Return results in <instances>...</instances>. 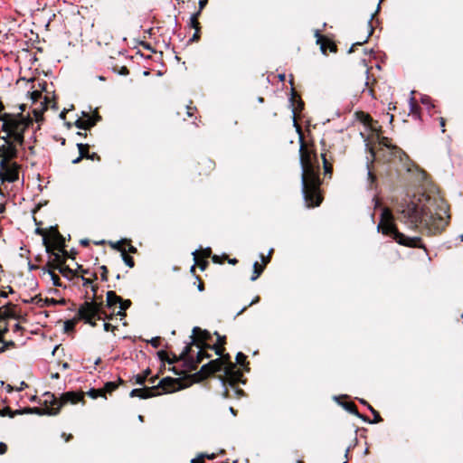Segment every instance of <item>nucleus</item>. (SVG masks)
Returning <instances> with one entry per match:
<instances>
[{"instance_id":"obj_1","label":"nucleus","mask_w":463,"mask_h":463,"mask_svg":"<svg viewBox=\"0 0 463 463\" xmlns=\"http://www.w3.org/2000/svg\"><path fill=\"white\" fill-rule=\"evenodd\" d=\"M402 222L409 228L414 229L419 225H424L430 232H439L448 224L449 216L444 207H440L434 214H429L425 203L419 199L411 201L402 206L400 211Z\"/></svg>"},{"instance_id":"obj_2","label":"nucleus","mask_w":463,"mask_h":463,"mask_svg":"<svg viewBox=\"0 0 463 463\" xmlns=\"http://www.w3.org/2000/svg\"><path fill=\"white\" fill-rule=\"evenodd\" d=\"M377 230L382 231L383 234H392L399 244L409 247H420V238L407 237L399 232L393 223V216L388 208H383L381 213V220L377 225Z\"/></svg>"},{"instance_id":"obj_3","label":"nucleus","mask_w":463,"mask_h":463,"mask_svg":"<svg viewBox=\"0 0 463 463\" xmlns=\"http://www.w3.org/2000/svg\"><path fill=\"white\" fill-rule=\"evenodd\" d=\"M301 184L303 198L307 207L318 206L321 203L318 194L319 180L313 167L307 169V166H304Z\"/></svg>"},{"instance_id":"obj_4","label":"nucleus","mask_w":463,"mask_h":463,"mask_svg":"<svg viewBox=\"0 0 463 463\" xmlns=\"http://www.w3.org/2000/svg\"><path fill=\"white\" fill-rule=\"evenodd\" d=\"M101 305L95 301H85L78 310V317L84 321L90 319H101Z\"/></svg>"},{"instance_id":"obj_5","label":"nucleus","mask_w":463,"mask_h":463,"mask_svg":"<svg viewBox=\"0 0 463 463\" xmlns=\"http://www.w3.org/2000/svg\"><path fill=\"white\" fill-rule=\"evenodd\" d=\"M45 395L50 398V400H46L45 402H50L52 404V408H59V411L64 404H75L82 399L81 394L73 392H68L62 394L59 400H57L53 395H51L49 393H46Z\"/></svg>"},{"instance_id":"obj_6","label":"nucleus","mask_w":463,"mask_h":463,"mask_svg":"<svg viewBox=\"0 0 463 463\" xmlns=\"http://www.w3.org/2000/svg\"><path fill=\"white\" fill-rule=\"evenodd\" d=\"M10 139L14 140V137L7 134L0 137V162H9L16 155V147Z\"/></svg>"},{"instance_id":"obj_7","label":"nucleus","mask_w":463,"mask_h":463,"mask_svg":"<svg viewBox=\"0 0 463 463\" xmlns=\"http://www.w3.org/2000/svg\"><path fill=\"white\" fill-rule=\"evenodd\" d=\"M0 176L2 181L13 183L18 179V165L15 163L0 162Z\"/></svg>"},{"instance_id":"obj_8","label":"nucleus","mask_w":463,"mask_h":463,"mask_svg":"<svg viewBox=\"0 0 463 463\" xmlns=\"http://www.w3.org/2000/svg\"><path fill=\"white\" fill-rule=\"evenodd\" d=\"M211 337V334L207 330H203L198 326L193 328V335H191L192 344L196 345L199 348H208V345L204 344L206 340Z\"/></svg>"},{"instance_id":"obj_9","label":"nucleus","mask_w":463,"mask_h":463,"mask_svg":"<svg viewBox=\"0 0 463 463\" xmlns=\"http://www.w3.org/2000/svg\"><path fill=\"white\" fill-rule=\"evenodd\" d=\"M156 388H161L164 392H173L180 390L181 383L178 379L171 377L163 378L157 384Z\"/></svg>"},{"instance_id":"obj_10","label":"nucleus","mask_w":463,"mask_h":463,"mask_svg":"<svg viewBox=\"0 0 463 463\" xmlns=\"http://www.w3.org/2000/svg\"><path fill=\"white\" fill-rule=\"evenodd\" d=\"M222 365H223V362L220 358H217L215 360L210 361L206 364H203L201 367V370L199 373L202 374L203 377H206L213 373L221 371Z\"/></svg>"},{"instance_id":"obj_11","label":"nucleus","mask_w":463,"mask_h":463,"mask_svg":"<svg viewBox=\"0 0 463 463\" xmlns=\"http://www.w3.org/2000/svg\"><path fill=\"white\" fill-rule=\"evenodd\" d=\"M31 99L33 100V102H36L37 100H40V104H39V107H36L33 109V114L36 118V120H39V118L40 116L43 114V112L47 109V106H46V98L43 99V100H41L42 99V93L35 90V91H33L31 93Z\"/></svg>"},{"instance_id":"obj_12","label":"nucleus","mask_w":463,"mask_h":463,"mask_svg":"<svg viewBox=\"0 0 463 463\" xmlns=\"http://www.w3.org/2000/svg\"><path fill=\"white\" fill-rule=\"evenodd\" d=\"M83 116H84V118H79L76 120L75 125L78 128L85 129V130L89 129L90 128L94 126L96 121L99 118L98 115L91 117L85 112H83Z\"/></svg>"},{"instance_id":"obj_13","label":"nucleus","mask_w":463,"mask_h":463,"mask_svg":"<svg viewBox=\"0 0 463 463\" xmlns=\"http://www.w3.org/2000/svg\"><path fill=\"white\" fill-rule=\"evenodd\" d=\"M299 152H300L299 162L301 165L302 171L304 170V166H307V169L312 168L313 165H312V162H311V155L307 149H305L303 143H301V145H300Z\"/></svg>"},{"instance_id":"obj_14","label":"nucleus","mask_w":463,"mask_h":463,"mask_svg":"<svg viewBox=\"0 0 463 463\" xmlns=\"http://www.w3.org/2000/svg\"><path fill=\"white\" fill-rule=\"evenodd\" d=\"M24 414H37V415H56L59 413V408H47V409H40L37 407L33 408H24Z\"/></svg>"},{"instance_id":"obj_15","label":"nucleus","mask_w":463,"mask_h":463,"mask_svg":"<svg viewBox=\"0 0 463 463\" xmlns=\"http://www.w3.org/2000/svg\"><path fill=\"white\" fill-rule=\"evenodd\" d=\"M214 335L217 336L218 345H213V346H210L209 348H212L213 350H214V352L217 355L222 356V349H221L219 345H223L225 344V336L219 335L218 332H214Z\"/></svg>"},{"instance_id":"obj_16","label":"nucleus","mask_w":463,"mask_h":463,"mask_svg":"<svg viewBox=\"0 0 463 463\" xmlns=\"http://www.w3.org/2000/svg\"><path fill=\"white\" fill-rule=\"evenodd\" d=\"M342 406H343V407H344V408H345L348 412H350V413H352V414H354V415H355V416H357V417L361 418L364 421H366V418H365V417H364L363 415H361V414L358 412V411H357V409H356V407H355V405H354V403H352V402H345V403H342Z\"/></svg>"},{"instance_id":"obj_17","label":"nucleus","mask_w":463,"mask_h":463,"mask_svg":"<svg viewBox=\"0 0 463 463\" xmlns=\"http://www.w3.org/2000/svg\"><path fill=\"white\" fill-rule=\"evenodd\" d=\"M157 389L156 386H153L151 388H144L141 389V392L139 393V398L147 399L153 397L157 394H161V392L155 393V390Z\"/></svg>"},{"instance_id":"obj_18","label":"nucleus","mask_w":463,"mask_h":463,"mask_svg":"<svg viewBox=\"0 0 463 463\" xmlns=\"http://www.w3.org/2000/svg\"><path fill=\"white\" fill-rule=\"evenodd\" d=\"M120 301V298L114 291L107 292V305L109 307H113L116 304H118Z\"/></svg>"},{"instance_id":"obj_19","label":"nucleus","mask_w":463,"mask_h":463,"mask_svg":"<svg viewBox=\"0 0 463 463\" xmlns=\"http://www.w3.org/2000/svg\"><path fill=\"white\" fill-rule=\"evenodd\" d=\"M374 14H371V16H370V20L368 21V26L370 27V30H369V33H368L367 36H366V37H365L362 42H357V43H354V44L350 47V49H349V51H348L349 52H352L354 51V45H361V44H363V43H366V42H367L368 37H369V36L372 34V33H373V27H372V25H371V21L373 19Z\"/></svg>"},{"instance_id":"obj_20","label":"nucleus","mask_w":463,"mask_h":463,"mask_svg":"<svg viewBox=\"0 0 463 463\" xmlns=\"http://www.w3.org/2000/svg\"><path fill=\"white\" fill-rule=\"evenodd\" d=\"M119 304V311L118 312V314L119 316H125V313L124 311L126 309H128L130 306H131V301L128 300V299H126V300H123L121 298H120V301L118 302Z\"/></svg>"},{"instance_id":"obj_21","label":"nucleus","mask_w":463,"mask_h":463,"mask_svg":"<svg viewBox=\"0 0 463 463\" xmlns=\"http://www.w3.org/2000/svg\"><path fill=\"white\" fill-rule=\"evenodd\" d=\"M77 146L81 158L89 157V146L87 144L78 143Z\"/></svg>"},{"instance_id":"obj_22","label":"nucleus","mask_w":463,"mask_h":463,"mask_svg":"<svg viewBox=\"0 0 463 463\" xmlns=\"http://www.w3.org/2000/svg\"><path fill=\"white\" fill-rule=\"evenodd\" d=\"M262 270H263V267L259 266V263L257 261H255L253 264V274H252V277L250 278V279L252 281L256 280L261 274Z\"/></svg>"},{"instance_id":"obj_23","label":"nucleus","mask_w":463,"mask_h":463,"mask_svg":"<svg viewBox=\"0 0 463 463\" xmlns=\"http://www.w3.org/2000/svg\"><path fill=\"white\" fill-rule=\"evenodd\" d=\"M5 411H8L9 412V417L10 418H13L14 417L15 415H22V414H24V409L22 410H16V411H11L9 408H5L3 410H0V415L1 416H5Z\"/></svg>"},{"instance_id":"obj_24","label":"nucleus","mask_w":463,"mask_h":463,"mask_svg":"<svg viewBox=\"0 0 463 463\" xmlns=\"http://www.w3.org/2000/svg\"><path fill=\"white\" fill-rule=\"evenodd\" d=\"M87 393L92 399H97L98 397H105L104 390L102 389H90Z\"/></svg>"},{"instance_id":"obj_25","label":"nucleus","mask_w":463,"mask_h":463,"mask_svg":"<svg viewBox=\"0 0 463 463\" xmlns=\"http://www.w3.org/2000/svg\"><path fill=\"white\" fill-rule=\"evenodd\" d=\"M121 255H122V260L125 262V264L129 268H133L134 267L133 259L130 256L127 255L125 250H122Z\"/></svg>"},{"instance_id":"obj_26","label":"nucleus","mask_w":463,"mask_h":463,"mask_svg":"<svg viewBox=\"0 0 463 463\" xmlns=\"http://www.w3.org/2000/svg\"><path fill=\"white\" fill-rule=\"evenodd\" d=\"M117 386L118 385L114 382H108V383H105V385L102 388V390H104V393L105 392H113L117 388Z\"/></svg>"},{"instance_id":"obj_27","label":"nucleus","mask_w":463,"mask_h":463,"mask_svg":"<svg viewBox=\"0 0 463 463\" xmlns=\"http://www.w3.org/2000/svg\"><path fill=\"white\" fill-rule=\"evenodd\" d=\"M75 326V320H66L63 324L65 332L72 331Z\"/></svg>"},{"instance_id":"obj_28","label":"nucleus","mask_w":463,"mask_h":463,"mask_svg":"<svg viewBox=\"0 0 463 463\" xmlns=\"http://www.w3.org/2000/svg\"><path fill=\"white\" fill-rule=\"evenodd\" d=\"M47 273L51 277L53 286L60 287V278L51 270H48Z\"/></svg>"},{"instance_id":"obj_29","label":"nucleus","mask_w":463,"mask_h":463,"mask_svg":"<svg viewBox=\"0 0 463 463\" xmlns=\"http://www.w3.org/2000/svg\"><path fill=\"white\" fill-rule=\"evenodd\" d=\"M189 25H190V27L194 28V30H197V31L200 30L199 22L197 19L194 18V16H190Z\"/></svg>"},{"instance_id":"obj_30","label":"nucleus","mask_w":463,"mask_h":463,"mask_svg":"<svg viewBox=\"0 0 463 463\" xmlns=\"http://www.w3.org/2000/svg\"><path fill=\"white\" fill-rule=\"evenodd\" d=\"M367 181H368V187L370 189L373 188V184L375 181V177L374 175L372 174V172L370 170L367 171Z\"/></svg>"},{"instance_id":"obj_31","label":"nucleus","mask_w":463,"mask_h":463,"mask_svg":"<svg viewBox=\"0 0 463 463\" xmlns=\"http://www.w3.org/2000/svg\"><path fill=\"white\" fill-rule=\"evenodd\" d=\"M123 241H124V240H120V241H115V242H110V246L113 249L118 250H119L122 253V250H125L121 247V244L123 243Z\"/></svg>"},{"instance_id":"obj_32","label":"nucleus","mask_w":463,"mask_h":463,"mask_svg":"<svg viewBox=\"0 0 463 463\" xmlns=\"http://www.w3.org/2000/svg\"><path fill=\"white\" fill-rule=\"evenodd\" d=\"M53 261L56 262V266L61 265L64 262V259L60 255V253H53Z\"/></svg>"},{"instance_id":"obj_33","label":"nucleus","mask_w":463,"mask_h":463,"mask_svg":"<svg viewBox=\"0 0 463 463\" xmlns=\"http://www.w3.org/2000/svg\"><path fill=\"white\" fill-rule=\"evenodd\" d=\"M203 348H200L199 352L197 353V358H196V362L197 363H200L203 361V359L204 357H207L208 355L203 352Z\"/></svg>"},{"instance_id":"obj_34","label":"nucleus","mask_w":463,"mask_h":463,"mask_svg":"<svg viewBox=\"0 0 463 463\" xmlns=\"http://www.w3.org/2000/svg\"><path fill=\"white\" fill-rule=\"evenodd\" d=\"M204 458H208L210 459H213V458H214V454L207 455V454L202 453L196 458L197 462L203 463V460Z\"/></svg>"},{"instance_id":"obj_35","label":"nucleus","mask_w":463,"mask_h":463,"mask_svg":"<svg viewBox=\"0 0 463 463\" xmlns=\"http://www.w3.org/2000/svg\"><path fill=\"white\" fill-rule=\"evenodd\" d=\"M200 251H201V256L203 257V258L210 257L211 252H212L211 251V248H209V247H207L205 249H201Z\"/></svg>"},{"instance_id":"obj_36","label":"nucleus","mask_w":463,"mask_h":463,"mask_svg":"<svg viewBox=\"0 0 463 463\" xmlns=\"http://www.w3.org/2000/svg\"><path fill=\"white\" fill-rule=\"evenodd\" d=\"M245 359H246V356L242 353L239 352L236 354V362L238 364H242Z\"/></svg>"},{"instance_id":"obj_37","label":"nucleus","mask_w":463,"mask_h":463,"mask_svg":"<svg viewBox=\"0 0 463 463\" xmlns=\"http://www.w3.org/2000/svg\"><path fill=\"white\" fill-rule=\"evenodd\" d=\"M191 345H193V344L191 343L190 345H186L184 348V350L182 351V353L180 354L181 358H184V356H186L190 353V351H191Z\"/></svg>"},{"instance_id":"obj_38","label":"nucleus","mask_w":463,"mask_h":463,"mask_svg":"<svg viewBox=\"0 0 463 463\" xmlns=\"http://www.w3.org/2000/svg\"><path fill=\"white\" fill-rule=\"evenodd\" d=\"M55 268L58 269L59 271L62 274H65L66 272H71V269L68 267H63L62 264L55 266Z\"/></svg>"},{"instance_id":"obj_39","label":"nucleus","mask_w":463,"mask_h":463,"mask_svg":"<svg viewBox=\"0 0 463 463\" xmlns=\"http://www.w3.org/2000/svg\"><path fill=\"white\" fill-rule=\"evenodd\" d=\"M146 376L145 375H137L136 376V383L139 385H142L145 383Z\"/></svg>"},{"instance_id":"obj_40","label":"nucleus","mask_w":463,"mask_h":463,"mask_svg":"<svg viewBox=\"0 0 463 463\" xmlns=\"http://www.w3.org/2000/svg\"><path fill=\"white\" fill-rule=\"evenodd\" d=\"M149 343L154 346V347H158V345H159V337H153L151 340H149Z\"/></svg>"},{"instance_id":"obj_41","label":"nucleus","mask_w":463,"mask_h":463,"mask_svg":"<svg viewBox=\"0 0 463 463\" xmlns=\"http://www.w3.org/2000/svg\"><path fill=\"white\" fill-rule=\"evenodd\" d=\"M271 252H272V250H270L269 251V253H268V255L266 257H264L263 255L260 256L261 260L264 263V265L267 264L269 261V255H270Z\"/></svg>"},{"instance_id":"obj_42","label":"nucleus","mask_w":463,"mask_h":463,"mask_svg":"<svg viewBox=\"0 0 463 463\" xmlns=\"http://www.w3.org/2000/svg\"><path fill=\"white\" fill-rule=\"evenodd\" d=\"M141 392V389H133L131 392H130V396L131 397H135V396H137L139 397V393Z\"/></svg>"},{"instance_id":"obj_43","label":"nucleus","mask_w":463,"mask_h":463,"mask_svg":"<svg viewBox=\"0 0 463 463\" xmlns=\"http://www.w3.org/2000/svg\"><path fill=\"white\" fill-rule=\"evenodd\" d=\"M6 449L7 446L5 443L0 442V455L5 453Z\"/></svg>"},{"instance_id":"obj_44","label":"nucleus","mask_w":463,"mask_h":463,"mask_svg":"<svg viewBox=\"0 0 463 463\" xmlns=\"http://www.w3.org/2000/svg\"><path fill=\"white\" fill-rule=\"evenodd\" d=\"M207 2H208V0H199V3H198L199 9L203 10L204 8V6L206 5Z\"/></svg>"},{"instance_id":"obj_45","label":"nucleus","mask_w":463,"mask_h":463,"mask_svg":"<svg viewBox=\"0 0 463 463\" xmlns=\"http://www.w3.org/2000/svg\"><path fill=\"white\" fill-rule=\"evenodd\" d=\"M323 159H324V168H325V172H326V173H331V168L328 166L327 162H326V159L325 158V156L323 157Z\"/></svg>"},{"instance_id":"obj_46","label":"nucleus","mask_w":463,"mask_h":463,"mask_svg":"<svg viewBox=\"0 0 463 463\" xmlns=\"http://www.w3.org/2000/svg\"><path fill=\"white\" fill-rule=\"evenodd\" d=\"M199 39V31L195 30L194 33L193 34L191 41H197Z\"/></svg>"},{"instance_id":"obj_47","label":"nucleus","mask_w":463,"mask_h":463,"mask_svg":"<svg viewBox=\"0 0 463 463\" xmlns=\"http://www.w3.org/2000/svg\"><path fill=\"white\" fill-rule=\"evenodd\" d=\"M380 144L383 145V146H385L386 147H390V145L388 144V141L386 138H382V140L380 141Z\"/></svg>"},{"instance_id":"obj_48","label":"nucleus","mask_w":463,"mask_h":463,"mask_svg":"<svg viewBox=\"0 0 463 463\" xmlns=\"http://www.w3.org/2000/svg\"><path fill=\"white\" fill-rule=\"evenodd\" d=\"M368 408L373 413V415H376V417L380 419L379 413L371 405H368Z\"/></svg>"},{"instance_id":"obj_49","label":"nucleus","mask_w":463,"mask_h":463,"mask_svg":"<svg viewBox=\"0 0 463 463\" xmlns=\"http://www.w3.org/2000/svg\"><path fill=\"white\" fill-rule=\"evenodd\" d=\"M368 408L373 413V415H376V417L380 419L379 413L371 405H368Z\"/></svg>"},{"instance_id":"obj_50","label":"nucleus","mask_w":463,"mask_h":463,"mask_svg":"<svg viewBox=\"0 0 463 463\" xmlns=\"http://www.w3.org/2000/svg\"><path fill=\"white\" fill-rule=\"evenodd\" d=\"M128 73V71L126 67H122L120 71H119V74L120 75H127Z\"/></svg>"},{"instance_id":"obj_51","label":"nucleus","mask_w":463,"mask_h":463,"mask_svg":"<svg viewBox=\"0 0 463 463\" xmlns=\"http://www.w3.org/2000/svg\"><path fill=\"white\" fill-rule=\"evenodd\" d=\"M103 327L105 331H109L112 328V326L109 323H104Z\"/></svg>"},{"instance_id":"obj_52","label":"nucleus","mask_w":463,"mask_h":463,"mask_svg":"<svg viewBox=\"0 0 463 463\" xmlns=\"http://www.w3.org/2000/svg\"><path fill=\"white\" fill-rule=\"evenodd\" d=\"M27 384L24 382H21L20 386L16 389L17 391H22Z\"/></svg>"},{"instance_id":"obj_53","label":"nucleus","mask_w":463,"mask_h":463,"mask_svg":"<svg viewBox=\"0 0 463 463\" xmlns=\"http://www.w3.org/2000/svg\"><path fill=\"white\" fill-rule=\"evenodd\" d=\"M85 323L89 324L90 326H96V323L94 321V319H90V321H85Z\"/></svg>"},{"instance_id":"obj_54","label":"nucleus","mask_w":463,"mask_h":463,"mask_svg":"<svg viewBox=\"0 0 463 463\" xmlns=\"http://www.w3.org/2000/svg\"><path fill=\"white\" fill-rule=\"evenodd\" d=\"M202 10H198L196 13L193 14L191 16H194L195 19L198 20V16L200 15Z\"/></svg>"},{"instance_id":"obj_55","label":"nucleus","mask_w":463,"mask_h":463,"mask_svg":"<svg viewBox=\"0 0 463 463\" xmlns=\"http://www.w3.org/2000/svg\"><path fill=\"white\" fill-rule=\"evenodd\" d=\"M259 299H260V298H259V297H256L254 299H252V300L250 301V303L249 304V306H251V305H253V304H255V303L259 302Z\"/></svg>"},{"instance_id":"obj_56","label":"nucleus","mask_w":463,"mask_h":463,"mask_svg":"<svg viewBox=\"0 0 463 463\" xmlns=\"http://www.w3.org/2000/svg\"><path fill=\"white\" fill-rule=\"evenodd\" d=\"M380 420H381V418H380V419H378V418L376 417V415H374V420H373V421H371V420H366V421H367V422H369V423L378 422V421H380Z\"/></svg>"},{"instance_id":"obj_57","label":"nucleus","mask_w":463,"mask_h":463,"mask_svg":"<svg viewBox=\"0 0 463 463\" xmlns=\"http://www.w3.org/2000/svg\"><path fill=\"white\" fill-rule=\"evenodd\" d=\"M82 158L79 156L77 158L72 160V164H78Z\"/></svg>"},{"instance_id":"obj_58","label":"nucleus","mask_w":463,"mask_h":463,"mask_svg":"<svg viewBox=\"0 0 463 463\" xmlns=\"http://www.w3.org/2000/svg\"><path fill=\"white\" fill-rule=\"evenodd\" d=\"M440 126H441V128H444V126H445V120L442 118H440ZM444 131H445V129L442 128V132H444Z\"/></svg>"},{"instance_id":"obj_59","label":"nucleus","mask_w":463,"mask_h":463,"mask_svg":"<svg viewBox=\"0 0 463 463\" xmlns=\"http://www.w3.org/2000/svg\"><path fill=\"white\" fill-rule=\"evenodd\" d=\"M128 250L130 252H136L137 250H136V248L134 246L130 245L129 248H128Z\"/></svg>"},{"instance_id":"obj_60","label":"nucleus","mask_w":463,"mask_h":463,"mask_svg":"<svg viewBox=\"0 0 463 463\" xmlns=\"http://www.w3.org/2000/svg\"><path fill=\"white\" fill-rule=\"evenodd\" d=\"M292 117H293V122L296 125V118H295L296 113H295V109H292Z\"/></svg>"},{"instance_id":"obj_61","label":"nucleus","mask_w":463,"mask_h":463,"mask_svg":"<svg viewBox=\"0 0 463 463\" xmlns=\"http://www.w3.org/2000/svg\"><path fill=\"white\" fill-rule=\"evenodd\" d=\"M0 297L1 298H7V294L5 291H0Z\"/></svg>"},{"instance_id":"obj_62","label":"nucleus","mask_w":463,"mask_h":463,"mask_svg":"<svg viewBox=\"0 0 463 463\" xmlns=\"http://www.w3.org/2000/svg\"><path fill=\"white\" fill-rule=\"evenodd\" d=\"M197 252H198L197 250L192 252V254L194 255V260H197Z\"/></svg>"},{"instance_id":"obj_63","label":"nucleus","mask_w":463,"mask_h":463,"mask_svg":"<svg viewBox=\"0 0 463 463\" xmlns=\"http://www.w3.org/2000/svg\"><path fill=\"white\" fill-rule=\"evenodd\" d=\"M97 156V155H96L95 153H93L92 155H90V154H89V157H88V158H89V159L93 160V159L95 158V156Z\"/></svg>"},{"instance_id":"obj_64","label":"nucleus","mask_w":463,"mask_h":463,"mask_svg":"<svg viewBox=\"0 0 463 463\" xmlns=\"http://www.w3.org/2000/svg\"><path fill=\"white\" fill-rule=\"evenodd\" d=\"M198 290L199 291H203V286L202 284L198 285Z\"/></svg>"}]
</instances>
